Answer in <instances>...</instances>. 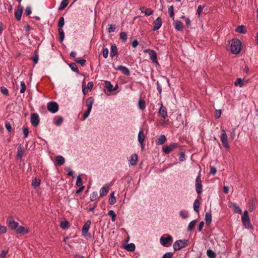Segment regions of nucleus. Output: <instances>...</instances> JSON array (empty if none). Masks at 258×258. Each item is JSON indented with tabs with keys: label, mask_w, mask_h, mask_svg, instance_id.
I'll use <instances>...</instances> for the list:
<instances>
[{
	"label": "nucleus",
	"mask_w": 258,
	"mask_h": 258,
	"mask_svg": "<svg viewBox=\"0 0 258 258\" xmlns=\"http://www.w3.org/2000/svg\"><path fill=\"white\" fill-rule=\"evenodd\" d=\"M241 50V42L237 38L231 40L230 45V50L232 54H237Z\"/></svg>",
	"instance_id": "1"
},
{
	"label": "nucleus",
	"mask_w": 258,
	"mask_h": 258,
	"mask_svg": "<svg viewBox=\"0 0 258 258\" xmlns=\"http://www.w3.org/2000/svg\"><path fill=\"white\" fill-rule=\"evenodd\" d=\"M189 243L188 239L185 240H176L173 244V249L174 251H178L180 249L185 247Z\"/></svg>",
	"instance_id": "2"
},
{
	"label": "nucleus",
	"mask_w": 258,
	"mask_h": 258,
	"mask_svg": "<svg viewBox=\"0 0 258 258\" xmlns=\"http://www.w3.org/2000/svg\"><path fill=\"white\" fill-rule=\"evenodd\" d=\"M241 220L243 225L245 228L250 229L252 228V225L247 211L245 210L244 212L241 217Z\"/></svg>",
	"instance_id": "3"
},
{
	"label": "nucleus",
	"mask_w": 258,
	"mask_h": 258,
	"mask_svg": "<svg viewBox=\"0 0 258 258\" xmlns=\"http://www.w3.org/2000/svg\"><path fill=\"white\" fill-rule=\"evenodd\" d=\"M180 146L177 143H172L168 146H164L163 147L162 151L166 154H169L174 149L178 148Z\"/></svg>",
	"instance_id": "4"
},
{
	"label": "nucleus",
	"mask_w": 258,
	"mask_h": 258,
	"mask_svg": "<svg viewBox=\"0 0 258 258\" xmlns=\"http://www.w3.org/2000/svg\"><path fill=\"white\" fill-rule=\"evenodd\" d=\"M144 52H148L150 55V59L153 63H154L156 66H159L157 56L156 52L152 49H145Z\"/></svg>",
	"instance_id": "5"
},
{
	"label": "nucleus",
	"mask_w": 258,
	"mask_h": 258,
	"mask_svg": "<svg viewBox=\"0 0 258 258\" xmlns=\"http://www.w3.org/2000/svg\"><path fill=\"white\" fill-rule=\"evenodd\" d=\"M6 222L8 227L12 230L16 231L19 225V223L16 222L14 220L13 217L12 216H9L8 217Z\"/></svg>",
	"instance_id": "6"
},
{
	"label": "nucleus",
	"mask_w": 258,
	"mask_h": 258,
	"mask_svg": "<svg viewBox=\"0 0 258 258\" xmlns=\"http://www.w3.org/2000/svg\"><path fill=\"white\" fill-rule=\"evenodd\" d=\"M91 221L88 220L84 224L82 229V234L84 237H90L91 234L88 232L91 225Z\"/></svg>",
	"instance_id": "7"
},
{
	"label": "nucleus",
	"mask_w": 258,
	"mask_h": 258,
	"mask_svg": "<svg viewBox=\"0 0 258 258\" xmlns=\"http://www.w3.org/2000/svg\"><path fill=\"white\" fill-rule=\"evenodd\" d=\"M196 190L198 194V198H201V194L202 191V180L201 179V174L199 173L198 176L197 177L196 179Z\"/></svg>",
	"instance_id": "8"
},
{
	"label": "nucleus",
	"mask_w": 258,
	"mask_h": 258,
	"mask_svg": "<svg viewBox=\"0 0 258 258\" xmlns=\"http://www.w3.org/2000/svg\"><path fill=\"white\" fill-rule=\"evenodd\" d=\"M47 108L49 112L54 113L58 110L59 106L56 102L50 101L47 103Z\"/></svg>",
	"instance_id": "9"
},
{
	"label": "nucleus",
	"mask_w": 258,
	"mask_h": 258,
	"mask_svg": "<svg viewBox=\"0 0 258 258\" xmlns=\"http://www.w3.org/2000/svg\"><path fill=\"white\" fill-rule=\"evenodd\" d=\"M172 241V237L169 234L164 235L161 237L160 241L163 246H168V243Z\"/></svg>",
	"instance_id": "10"
},
{
	"label": "nucleus",
	"mask_w": 258,
	"mask_h": 258,
	"mask_svg": "<svg viewBox=\"0 0 258 258\" xmlns=\"http://www.w3.org/2000/svg\"><path fill=\"white\" fill-rule=\"evenodd\" d=\"M31 122L33 126L36 127L39 123L40 119L36 113H33L31 115Z\"/></svg>",
	"instance_id": "11"
},
{
	"label": "nucleus",
	"mask_w": 258,
	"mask_h": 258,
	"mask_svg": "<svg viewBox=\"0 0 258 258\" xmlns=\"http://www.w3.org/2000/svg\"><path fill=\"white\" fill-rule=\"evenodd\" d=\"M23 11V7L19 4L17 7V10L15 13V17L17 20L20 21L21 19Z\"/></svg>",
	"instance_id": "12"
},
{
	"label": "nucleus",
	"mask_w": 258,
	"mask_h": 258,
	"mask_svg": "<svg viewBox=\"0 0 258 258\" xmlns=\"http://www.w3.org/2000/svg\"><path fill=\"white\" fill-rule=\"evenodd\" d=\"M158 115L163 118H166L167 117V112L166 108L163 105L162 103L161 104L160 108L159 110Z\"/></svg>",
	"instance_id": "13"
},
{
	"label": "nucleus",
	"mask_w": 258,
	"mask_h": 258,
	"mask_svg": "<svg viewBox=\"0 0 258 258\" xmlns=\"http://www.w3.org/2000/svg\"><path fill=\"white\" fill-rule=\"evenodd\" d=\"M162 24L161 18L159 17L153 22V31H157L160 29Z\"/></svg>",
	"instance_id": "14"
},
{
	"label": "nucleus",
	"mask_w": 258,
	"mask_h": 258,
	"mask_svg": "<svg viewBox=\"0 0 258 258\" xmlns=\"http://www.w3.org/2000/svg\"><path fill=\"white\" fill-rule=\"evenodd\" d=\"M248 83V81L245 80L244 79L237 78L234 82V85L236 87H239L240 88L243 87L246 84Z\"/></svg>",
	"instance_id": "15"
},
{
	"label": "nucleus",
	"mask_w": 258,
	"mask_h": 258,
	"mask_svg": "<svg viewBox=\"0 0 258 258\" xmlns=\"http://www.w3.org/2000/svg\"><path fill=\"white\" fill-rule=\"evenodd\" d=\"M114 69L116 70H119L123 74L127 76H130L131 74L130 70L126 67L122 65H119L117 68H114Z\"/></svg>",
	"instance_id": "16"
},
{
	"label": "nucleus",
	"mask_w": 258,
	"mask_h": 258,
	"mask_svg": "<svg viewBox=\"0 0 258 258\" xmlns=\"http://www.w3.org/2000/svg\"><path fill=\"white\" fill-rule=\"evenodd\" d=\"M24 147L21 144L19 145L17 148V158L22 160V158L24 154Z\"/></svg>",
	"instance_id": "17"
},
{
	"label": "nucleus",
	"mask_w": 258,
	"mask_h": 258,
	"mask_svg": "<svg viewBox=\"0 0 258 258\" xmlns=\"http://www.w3.org/2000/svg\"><path fill=\"white\" fill-rule=\"evenodd\" d=\"M229 207L231 208L235 213L241 214L242 211L236 203H231L230 204Z\"/></svg>",
	"instance_id": "18"
},
{
	"label": "nucleus",
	"mask_w": 258,
	"mask_h": 258,
	"mask_svg": "<svg viewBox=\"0 0 258 258\" xmlns=\"http://www.w3.org/2000/svg\"><path fill=\"white\" fill-rule=\"evenodd\" d=\"M117 48L115 44L111 45L110 48V56L112 58L117 54Z\"/></svg>",
	"instance_id": "19"
},
{
	"label": "nucleus",
	"mask_w": 258,
	"mask_h": 258,
	"mask_svg": "<svg viewBox=\"0 0 258 258\" xmlns=\"http://www.w3.org/2000/svg\"><path fill=\"white\" fill-rule=\"evenodd\" d=\"M175 29L178 31H183V24L179 20H176L174 23Z\"/></svg>",
	"instance_id": "20"
},
{
	"label": "nucleus",
	"mask_w": 258,
	"mask_h": 258,
	"mask_svg": "<svg viewBox=\"0 0 258 258\" xmlns=\"http://www.w3.org/2000/svg\"><path fill=\"white\" fill-rule=\"evenodd\" d=\"M166 141V138L165 135H162L156 140V144L157 145L163 144Z\"/></svg>",
	"instance_id": "21"
},
{
	"label": "nucleus",
	"mask_w": 258,
	"mask_h": 258,
	"mask_svg": "<svg viewBox=\"0 0 258 258\" xmlns=\"http://www.w3.org/2000/svg\"><path fill=\"white\" fill-rule=\"evenodd\" d=\"M28 232H29V231L28 229H25V228L24 227L22 226L18 227L16 230V232L17 234H26V233H28Z\"/></svg>",
	"instance_id": "22"
},
{
	"label": "nucleus",
	"mask_w": 258,
	"mask_h": 258,
	"mask_svg": "<svg viewBox=\"0 0 258 258\" xmlns=\"http://www.w3.org/2000/svg\"><path fill=\"white\" fill-rule=\"evenodd\" d=\"M123 247L128 251L133 252L135 250L136 246L135 244L131 243L124 245Z\"/></svg>",
	"instance_id": "23"
},
{
	"label": "nucleus",
	"mask_w": 258,
	"mask_h": 258,
	"mask_svg": "<svg viewBox=\"0 0 258 258\" xmlns=\"http://www.w3.org/2000/svg\"><path fill=\"white\" fill-rule=\"evenodd\" d=\"M235 31L240 34H245L246 32V29L244 25H241L237 27L235 29Z\"/></svg>",
	"instance_id": "24"
},
{
	"label": "nucleus",
	"mask_w": 258,
	"mask_h": 258,
	"mask_svg": "<svg viewBox=\"0 0 258 258\" xmlns=\"http://www.w3.org/2000/svg\"><path fill=\"white\" fill-rule=\"evenodd\" d=\"M94 101V99L93 97H90L86 100V105L87 106V108L92 109Z\"/></svg>",
	"instance_id": "25"
},
{
	"label": "nucleus",
	"mask_w": 258,
	"mask_h": 258,
	"mask_svg": "<svg viewBox=\"0 0 258 258\" xmlns=\"http://www.w3.org/2000/svg\"><path fill=\"white\" fill-rule=\"evenodd\" d=\"M109 191V186L107 185L102 187L100 190V197L106 196Z\"/></svg>",
	"instance_id": "26"
},
{
	"label": "nucleus",
	"mask_w": 258,
	"mask_h": 258,
	"mask_svg": "<svg viewBox=\"0 0 258 258\" xmlns=\"http://www.w3.org/2000/svg\"><path fill=\"white\" fill-rule=\"evenodd\" d=\"M104 87L107 89L108 92H113V85L111 84L110 81H105L104 82Z\"/></svg>",
	"instance_id": "27"
},
{
	"label": "nucleus",
	"mask_w": 258,
	"mask_h": 258,
	"mask_svg": "<svg viewBox=\"0 0 258 258\" xmlns=\"http://www.w3.org/2000/svg\"><path fill=\"white\" fill-rule=\"evenodd\" d=\"M56 164L58 166L62 165L65 162L64 158L61 156H57L55 157Z\"/></svg>",
	"instance_id": "28"
},
{
	"label": "nucleus",
	"mask_w": 258,
	"mask_h": 258,
	"mask_svg": "<svg viewBox=\"0 0 258 258\" xmlns=\"http://www.w3.org/2000/svg\"><path fill=\"white\" fill-rule=\"evenodd\" d=\"M145 138V136L144 133V131L143 130H140L138 134V141L140 144H142V142H144Z\"/></svg>",
	"instance_id": "29"
},
{
	"label": "nucleus",
	"mask_w": 258,
	"mask_h": 258,
	"mask_svg": "<svg viewBox=\"0 0 258 258\" xmlns=\"http://www.w3.org/2000/svg\"><path fill=\"white\" fill-rule=\"evenodd\" d=\"M138 160V155L136 154L132 155L130 159V163L132 165L134 166L137 164Z\"/></svg>",
	"instance_id": "30"
},
{
	"label": "nucleus",
	"mask_w": 258,
	"mask_h": 258,
	"mask_svg": "<svg viewBox=\"0 0 258 258\" xmlns=\"http://www.w3.org/2000/svg\"><path fill=\"white\" fill-rule=\"evenodd\" d=\"M221 140L223 147L224 148H226V131L224 129L222 130Z\"/></svg>",
	"instance_id": "31"
},
{
	"label": "nucleus",
	"mask_w": 258,
	"mask_h": 258,
	"mask_svg": "<svg viewBox=\"0 0 258 258\" xmlns=\"http://www.w3.org/2000/svg\"><path fill=\"white\" fill-rule=\"evenodd\" d=\"M70 226V224L69 221L67 220H63L61 221L60 224V227L62 229H67L69 228Z\"/></svg>",
	"instance_id": "32"
},
{
	"label": "nucleus",
	"mask_w": 258,
	"mask_h": 258,
	"mask_svg": "<svg viewBox=\"0 0 258 258\" xmlns=\"http://www.w3.org/2000/svg\"><path fill=\"white\" fill-rule=\"evenodd\" d=\"M205 221L207 225L211 224L212 222V215L211 212H208L205 215Z\"/></svg>",
	"instance_id": "33"
},
{
	"label": "nucleus",
	"mask_w": 258,
	"mask_h": 258,
	"mask_svg": "<svg viewBox=\"0 0 258 258\" xmlns=\"http://www.w3.org/2000/svg\"><path fill=\"white\" fill-rule=\"evenodd\" d=\"M41 183V180L39 178H35L32 181V186L35 188L38 187Z\"/></svg>",
	"instance_id": "34"
},
{
	"label": "nucleus",
	"mask_w": 258,
	"mask_h": 258,
	"mask_svg": "<svg viewBox=\"0 0 258 258\" xmlns=\"http://www.w3.org/2000/svg\"><path fill=\"white\" fill-rule=\"evenodd\" d=\"M69 2L67 0H62L60 3V6L58 8L59 11H61L64 10L68 5Z\"/></svg>",
	"instance_id": "35"
},
{
	"label": "nucleus",
	"mask_w": 258,
	"mask_h": 258,
	"mask_svg": "<svg viewBox=\"0 0 258 258\" xmlns=\"http://www.w3.org/2000/svg\"><path fill=\"white\" fill-rule=\"evenodd\" d=\"M108 202H109V204H110V205H113L115 203L116 199L114 197V192H112L110 194V197L109 198V200H108Z\"/></svg>",
	"instance_id": "36"
},
{
	"label": "nucleus",
	"mask_w": 258,
	"mask_h": 258,
	"mask_svg": "<svg viewBox=\"0 0 258 258\" xmlns=\"http://www.w3.org/2000/svg\"><path fill=\"white\" fill-rule=\"evenodd\" d=\"M200 205V204L199 200H196L194 203L193 208L195 211L197 213H199V212Z\"/></svg>",
	"instance_id": "37"
},
{
	"label": "nucleus",
	"mask_w": 258,
	"mask_h": 258,
	"mask_svg": "<svg viewBox=\"0 0 258 258\" xmlns=\"http://www.w3.org/2000/svg\"><path fill=\"white\" fill-rule=\"evenodd\" d=\"M197 222V220H192V221H191L188 225L187 231H190L192 230L195 227Z\"/></svg>",
	"instance_id": "38"
},
{
	"label": "nucleus",
	"mask_w": 258,
	"mask_h": 258,
	"mask_svg": "<svg viewBox=\"0 0 258 258\" xmlns=\"http://www.w3.org/2000/svg\"><path fill=\"white\" fill-rule=\"evenodd\" d=\"M69 67L71 70L75 73H79V70L77 66L74 62H72L69 64Z\"/></svg>",
	"instance_id": "39"
},
{
	"label": "nucleus",
	"mask_w": 258,
	"mask_h": 258,
	"mask_svg": "<svg viewBox=\"0 0 258 258\" xmlns=\"http://www.w3.org/2000/svg\"><path fill=\"white\" fill-rule=\"evenodd\" d=\"M138 107L141 109L143 110L146 107V103L144 100L140 99L138 101Z\"/></svg>",
	"instance_id": "40"
},
{
	"label": "nucleus",
	"mask_w": 258,
	"mask_h": 258,
	"mask_svg": "<svg viewBox=\"0 0 258 258\" xmlns=\"http://www.w3.org/2000/svg\"><path fill=\"white\" fill-rule=\"evenodd\" d=\"M58 33L60 42H62L64 39V33L63 31L62 28H58Z\"/></svg>",
	"instance_id": "41"
},
{
	"label": "nucleus",
	"mask_w": 258,
	"mask_h": 258,
	"mask_svg": "<svg viewBox=\"0 0 258 258\" xmlns=\"http://www.w3.org/2000/svg\"><path fill=\"white\" fill-rule=\"evenodd\" d=\"M168 13L170 18L174 20V12L173 6H171L168 8Z\"/></svg>",
	"instance_id": "42"
},
{
	"label": "nucleus",
	"mask_w": 258,
	"mask_h": 258,
	"mask_svg": "<svg viewBox=\"0 0 258 258\" xmlns=\"http://www.w3.org/2000/svg\"><path fill=\"white\" fill-rule=\"evenodd\" d=\"M256 203V200L252 199L249 204V211L250 212H252L254 209V205Z\"/></svg>",
	"instance_id": "43"
},
{
	"label": "nucleus",
	"mask_w": 258,
	"mask_h": 258,
	"mask_svg": "<svg viewBox=\"0 0 258 258\" xmlns=\"http://www.w3.org/2000/svg\"><path fill=\"white\" fill-rule=\"evenodd\" d=\"M207 254L209 258H215L216 256V253L210 249L207 250Z\"/></svg>",
	"instance_id": "44"
},
{
	"label": "nucleus",
	"mask_w": 258,
	"mask_h": 258,
	"mask_svg": "<svg viewBox=\"0 0 258 258\" xmlns=\"http://www.w3.org/2000/svg\"><path fill=\"white\" fill-rule=\"evenodd\" d=\"M64 24V19L63 17H61L58 22L57 26L58 28H62Z\"/></svg>",
	"instance_id": "45"
},
{
	"label": "nucleus",
	"mask_w": 258,
	"mask_h": 258,
	"mask_svg": "<svg viewBox=\"0 0 258 258\" xmlns=\"http://www.w3.org/2000/svg\"><path fill=\"white\" fill-rule=\"evenodd\" d=\"M108 215L111 217V221L112 222H114L115 221L116 216L115 212L113 210H110L108 212Z\"/></svg>",
	"instance_id": "46"
},
{
	"label": "nucleus",
	"mask_w": 258,
	"mask_h": 258,
	"mask_svg": "<svg viewBox=\"0 0 258 258\" xmlns=\"http://www.w3.org/2000/svg\"><path fill=\"white\" fill-rule=\"evenodd\" d=\"M119 38L123 41L125 42L127 40V34L125 32H122L119 34Z\"/></svg>",
	"instance_id": "47"
},
{
	"label": "nucleus",
	"mask_w": 258,
	"mask_h": 258,
	"mask_svg": "<svg viewBox=\"0 0 258 258\" xmlns=\"http://www.w3.org/2000/svg\"><path fill=\"white\" fill-rule=\"evenodd\" d=\"M63 118L61 116H59L58 117V118L56 120H54V124L57 126H59L61 124L62 121H63Z\"/></svg>",
	"instance_id": "48"
},
{
	"label": "nucleus",
	"mask_w": 258,
	"mask_h": 258,
	"mask_svg": "<svg viewBox=\"0 0 258 258\" xmlns=\"http://www.w3.org/2000/svg\"><path fill=\"white\" fill-rule=\"evenodd\" d=\"M75 61L77 63H80L82 66H84L85 64V63L86 62V60L85 59L80 58V59H75Z\"/></svg>",
	"instance_id": "49"
},
{
	"label": "nucleus",
	"mask_w": 258,
	"mask_h": 258,
	"mask_svg": "<svg viewBox=\"0 0 258 258\" xmlns=\"http://www.w3.org/2000/svg\"><path fill=\"white\" fill-rule=\"evenodd\" d=\"M20 86H21V89H20V93H24L25 92L26 89V86L25 85L24 82H23V81L21 82Z\"/></svg>",
	"instance_id": "50"
},
{
	"label": "nucleus",
	"mask_w": 258,
	"mask_h": 258,
	"mask_svg": "<svg viewBox=\"0 0 258 258\" xmlns=\"http://www.w3.org/2000/svg\"><path fill=\"white\" fill-rule=\"evenodd\" d=\"M5 127L8 132H11L12 131L11 124L9 121L7 120L5 121Z\"/></svg>",
	"instance_id": "51"
},
{
	"label": "nucleus",
	"mask_w": 258,
	"mask_h": 258,
	"mask_svg": "<svg viewBox=\"0 0 258 258\" xmlns=\"http://www.w3.org/2000/svg\"><path fill=\"white\" fill-rule=\"evenodd\" d=\"M91 111V109L87 108V110L85 111L83 115V119H86L89 116L90 112Z\"/></svg>",
	"instance_id": "52"
},
{
	"label": "nucleus",
	"mask_w": 258,
	"mask_h": 258,
	"mask_svg": "<svg viewBox=\"0 0 258 258\" xmlns=\"http://www.w3.org/2000/svg\"><path fill=\"white\" fill-rule=\"evenodd\" d=\"M9 249L6 248L3 250L0 253V258H5L7 254L8 253Z\"/></svg>",
	"instance_id": "53"
},
{
	"label": "nucleus",
	"mask_w": 258,
	"mask_h": 258,
	"mask_svg": "<svg viewBox=\"0 0 258 258\" xmlns=\"http://www.w3.org/2000/svg\"><path fill=\"white\" fill-rule=\"evenodd\" d=\"M98 194L97 192H93L90 196V199L91 201H95L97 198Z\"/></svg>",
	"instance_id": "54"
},
{
	"label": "nucleus",
	"mask_w": 258,
	"mask_h": 258,
	"mask_svg": "<svg viewBox=\"0 0 258 258\" xmlns=\"http://www.w3.org/2000/svg\"><path fill=\"white\" fill-rule=\"evenodd\" d=\"M1 92L2 94L6 96H8L9 94L8 90L4 86L1 87Z\"/></svg>",
	"instance_id": "55"
},
{
	"label": "nucleus",
	"mask_w": 258,
	"mask_h": 258,
	"mask_svg": "<svg viewBox=\"0 0 258 258\" xmlns=\"http://www.w3.org/2000/svg\"><path fill=\"white\" fill-rule=\"evenodd\" d=\"M35 55L31 57V59L34 61L35 63H37L38 61V55L37 54V51H35L34 52Z\"/></svg>",
	"instance_id": "56"
},
{
	"label": "nucleus",
	"mask_w": 258,
	"mask_h": 258,
	"mask_svg": "<svg viewBox=\"0 0 258 258\" xmlns=\"http://www.w3.org/2000/svg\"><path fill=\"white\" fill-rule=\"evenodd\" d=\"M116 29V26L115 25L110 24L109 25V28H108L107 32L110 33L111 32H114Z\"/></svg>",
	"instance_id": "57"
},
{
	"label": "nucleus",
	"mask_w": 258,
	"mask_h": 258,
	"mask_svg": "<svg viewBox=\"0 0 258 258\" xmlns=\"http://www.w3.org/2000/svg\"><path fill=\"white\" fill-rule=\"evenodd\" d=\"M23 132L24 134V137L23 138L25 139L28 137V134H29V128L28 127H23Z\"/></svg>",
	"instance_id": "58"
},
{
	"label": "nucleus",
	"mask_w": 258,
	"mask_h": 258,
	"mask_svg": "<svg viewBox=\"0 0 258 258\" xmlns=\"http://www.w3.org/2000/svg\"><path fill=\"white\" fill-rule=\"evenodd\" d=\"M83 184L82 179L80 175L78 176L76 181V185L78 186H81Z\"/></svg>",
	"instance_id": "59"
},
{
	"label": "nucleus",
	"mask_w": 258,
	"mask_h": 258,
	"mask_svg": "<svg viewBox=\"0 0 258 258\" xmlns=\"http://www.w3.org/2000/svg\"><path fill=\"white\" fill-rule=\"evenodd\" d=\"M102 54L105 58H106L108 55V49L107 48H103Z\"/></svg>",
	"instance_id": "60"
},
{
	"label": "nucleus",
	"mask_w": 258,
	"mask_h": 258,
	"mask_svg": "<svg viewBox=\"0 0 258 258\" xmlns=\"http://www.w3.org/2000/svg\"><path fill=\"white\" fill-rule=\"evenodd\" d=\"M144 13L146 16H149L153 14V11L150 8H147L146 9L145 11H144Z\"/></svg>",
	"instance_id": "61"
},
{
	"label": "nucleus",
	"mask_w": 258,
	"mask_h": 258,
	"mask_svg": "<svg viewBox=\"0 0 258 258\" xmlns=\"http://www.w3.org/2000/svg\"><path fill=\"white\" fill-rule=\"evenodd\" d=\"M173 253L171 252H168L165 253L162 256V258H172L173 256Z\"/></svg>",
	"instance_id": "62"
},
{
	"label": "nucleus",
	"mask_w": 258,
	"mask_h": 258,
	"mask_svg": "<svg viewBox=\"0 0 258 258\" xmlns=\"http://www.w3.org/2000/svg\"><path fill=\"white\" fill-rule=\"evenodd\" d=\"M65 170H66L67 171H69L68 174L69 176H72L73 177H74V172L72 171V170H71L70 167H66L65 168Z\"/></svg>",
	"instance_id": "63"
},
{
	"label": "nucleus",
	"mask_w": 258,
	"mask_h": 258,
	"mask_svg": "<svg viewBox=\"0 0 258 258\" xmlns=\"http://www.w3.org/2000/svg\"><path fill=\"white\" fill-rule=\"evenodd\" d=\"M31 8L30 7L28 6L25 9V14L27 16H29L31 13Z\"/></svg>",
	"instance_id": "64"
}]
</instances>
